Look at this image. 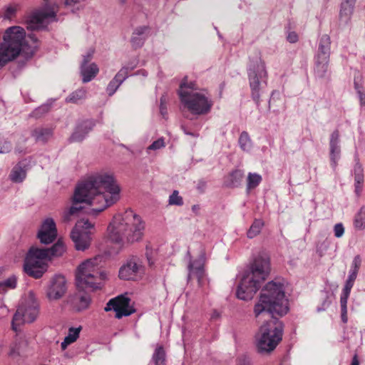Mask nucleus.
I'll return each instance as SVG.
<instances>
[{
	"label": "nucleus",
	"mask_w": 365,
	"mask_h": 365,
	"mask_svg": "<svg viewBox=\"0 0 365 365\" xmlns=\"http://www.w3.org/2000/svg\"><path fill=\"white\" fill-rule=\"evenodd\" d=\"M84 0H66L65 1V4L66 5H68V6H73V5H75L76 4H79L82 1H83Z\"/></svg>",
	"instance_id": "bf43d9fd"
},
{
	"label": "nucleus",
	"mask_w": 365,
	"mask_h": 365,
	"mask_svg": "<svg viewBox=\"0 0 365 365\" xmlns=\"http://www.w3.org/2000/svg\"><path fill=\"white\" fill-rule=\"evenodd\" d=\"M244 178V172L241 170H235L227 175L224 185L227 187H237L240 186Z\"/></svg>",
	"instance_id": "bb28decb"
},
{
	"label": "nucleus",
	"mask_w": 365,
	"mask_h": 365,
	"mask_svg": "<svg viewBox=\"0 0 365 365\" xmlns=\"http://www.w3.org/2000/svg\"><path fill=\"white\" fill-rule=\"evenodd\" d=\"M0 45V69L19 55L26 60L33 57L38 48V39L34 34L26 38L24 29L21 26L8 28Z\"/></svg>",
	"instance_id": "7ed1b4c3"
},
{
	"label": "nucleus",
	"mask_w": 365,
	"mask_h": 365,
	"mask_svg": "<svg viewBox=\"0 0 365 365\" xmlns=\"http://www.w3.org/2000/svg\"><path fill=\"white\" fill-rule=\"evenodd\" d=\"M361 259L359 255H356L354 257L352 264L351 266V269L349 271V277L355 278L356 279L359 269L361 267Z\"/></svg>",
	"instance_id": "ea45409f"
},
{
	"label": "nucleus",
	"mask_w": 365,
	"mask_h": 365,
	"mask_svg": "<svg viewBox=\"0 0 365 365\" xmlns=\"http://www.w3.org/2000/svg\"><path fill=\"white\" fill-rule=\"evenodd\" d=\"M329 59L315 57L314 75L319 78H324L328 70Z\"/></svg>",
	"instance_id": "c85d7f7f"
},
{
	"label": "nucleus",
	"mask_w": 365,
	"mask_h": 365,
	"mask_svg": "<svg viewBox=\"0 0 365 365\" xmlns=\"http://www.w3.org/2000/svg\"><path fill=\"white\" fill-rule=\"evenodd\" d=\"M270 271L269 255L264 252H259L254 257L245 271L237 287V297L245 301L252 299L269 276Z\"/></svg>",
	"instance_id": "20e7f679"
},
{
	"label": "nucleus",
	"mask_w": 365,
	"mask_h": 365,
	"mask_svg": "<svg viewBox=\"0 0 365 365\" xmlns=\"http://www.w3.org/2000/svg\"><path fill=\"white\" fill-rule=\"evenodd\" d=\"M71 343L64 338V340L61 342V346L62 350H65Z\"/></svg>",
	"instance_id": "052dcab7"
},
{
	"label": "nucleus",
	"mask_w": 365,
	"mask_h": 365,
	"mask_svg": "<svg viewBox=\"0 0 365 365\" xmlns=\"http://www.w3.org/2000/svg\"><path fill=\"white\" fill-rule=\"evenodd\" d=\"M91 231H78L77 229H73L71 232V238L78 250H85L90 246Z\"/></svg>",
	"instance_id": "412c9836"
},
{
	"label": "nucleus",
	"mask_w": 365,
	"mask_h": 365,
	"mask_svg": "<svg viewBox=\"0 0 365 365\" xmlns=\"http://www.w3.org/2000/svg\"><path fill=\"white\" fill-rule=\"evenodd\" d=\"M145 228L141 217L132 210L115 216L108 226L109 237L117 244L133 243L142 238Z\"/></svg>",
	"instance_id": "39448f33"
},
{
	"label": "nucleus",
	"mask_w": 365,
	"mask_h": 365,
	"mask_svg": "<svg viewBox=\"0 0 365 365\" xmlns=\"http://www.w3.org/2000/svg\"><path fill=\"white\" fill-rule=\"evenodd\" d=\"M169 204L178 206H181L183 205L182 197L179 195L178 191L174 190L172 195H170Z\"/></svg>",
	"instance_id": "c03bdc74"
},
{
	"label": "nucleus",
	"mask_w": 365,
	"mask_h": 365,
	"mask_svg": "<svg viewBox=\"0 0 365 365\" xmlns=\"http://www.w3.org/2000/svg\"><path fill=\"white\" fill-rule=\"evenodd\" d=\"M51 106L50 103L43 104L33 110L30 115L36 118H41L50 110Z\"/></svg>",
	"instance_id": "a19ab883"
},
{
	"label": "nucleus",
	"mask_w": 365,
	"mask_h": 365,
	"mask_svg": "<svg viewBox=\"0 0 365 365\" xmlns=\"http://www.w3.org/2000/svg\"><path fill=\"white\" fill-rule=\"evenodd\" d=\"M240 365H251L250 360L248 358L243 357L240 359Z\"/></svg>",
	"instance_id": "13d9d810"
},
{
	"label": "nucleus",
	"mask_w": 365,
	"mask_h": 365,
	"mask_svg": "<svg viewBox=\"0 0 365 365\" xmlns=\"http://www.w3.org/2000/svg\"><path fill=\"white\" fill-rule=\"evenodd\" d=\"M150 31V28L146 26L137 27L133 32L130 42L134 48H138L143 46Z\"/></svg>",
	"instance_id": "5701e85b"
},
{
	"label": "nucleus",
	"mask_w": 365,
	"mask_h": 365,
	"mask_svg": "<svg viewBox=\"0 0 365 365\" xmlns=\"http://www.w3.org/2000/svg\"><path fill=\"white\" fill-rule=\"evenodd\" d=\"M330 160L331 166L335 168L340 158L341 149L339 146V132L335 130L330 135L329 141Z\"/></svg>",
	"instance_id": "4be33fe9"
},
{
	"label": "nucleus",
	"mask_w": 365,
	"mask_h": 365,
	"mask_svg": "<svg viewBox=\"0 0 365 365\" xmlns=\"http://www.w3.org/2000/svg\"><path fill=\"white\" fill-rule=\"evenodd\" d=\"M11 150L10 142L0 138V153H8Z\"/></svg>",
	"instance_id": "09e8293b"
},
{
	"label": "nucleus",
	"mask_w": 365,
	"mask_h": 365,
	"mask_svg": "<svg viewBox=\"0 0 365 365\" xmlns=\"http://www.w3.org/2000/svg\"><path fill=\"white\" fill-rule=\"evenodd\" d=\"M355 280V278L348 277L340 297L341 318V321L344 324L347 323L348 322L347 301Z\"/></svg>",
	"instance_id": "6ab92c4d"
},
{
	"label": "nucleus",
	"mask_w": 365,
	"mask_h": 365,
	"mask_svg": "<svg viewBox=\"0 0 365 365\" xmlns=\"http://www.w3.org/2000/svg\"><path fill=\"white\" fill-rule=\"evenodd\" d=\"M99 68L95 63L89 65H81L80 73L82 76L83 83H88L91 81L98 73Z\"/></svg>",
	"instance_id": "a878e982"
},
{
	"label": "nucleus",
	"mask_w": 365,
	"mask_h": 365,
	"mask_svg": "<svg viewBox=\"0 0 365 365\" xmlns=\"http://www.w3.org/2000/svg\"><path fill=\"white\" fill-rule=\"evenodd\" d=\"M86 90L84 88L78 89L71 93L66 99V102L78 103L79 101L86 98Z\"/></svg>",
	"instance_id": "72a5a7b5"
},
{
	"label": "nucleus",
	"mask_w": 365,
	"mask_h": 365,
	"mask_svg": "<svg viewBox=\"0 0 365 365\" xmlns=\"http://www.w3.org/2000/svg\"><path fill=\"white\" fill-rule=\"evenodd\" d=\"M120 187L114 178L107 174L92 175L79 183L75 189L72 206L63 214V220L68 222L77 216L83 207L78 203L96 205L89 214L97 216L107 207L115 204L120 199Z\"/></svg>",
	"instance_id": "f03ea898"
},
{
	"label": "nucleus",
	"mask_w": 365,
	"mask_h": 365,
	"mask_svg": "<svg viewBox=\"0 0 365 365\" xmlns=\"http://www.w3.org/2000/svg\"><path fill=\"white\" fill-rule=\"evenodd\" d=\"M18 9V6H9L6 8L4 17L6 19H11L16 14Z\"/></svg>",
	"instance_id": "3c124183"
},
{
	"label": "nucleus",
	"mask_w": 365,
	"mask_h": 365,
	"mask_svg": "<svg viewBox=\"0 0 365 365\" xmlns=\"http://www.w3.org/2000/svg\"><path fill=\"white\" fill-rule=\"evenodd\" d=\"M26 170L22 168L21 163H19L14 166L9 175L11 180L16 183L23 182V180L26 178Z\"/></svg>",
	"instance_id": "c756f323"
},
{
	"label": "nucleus",
	"mask_w": 365,
	"mask_h": 365,
	"mask_svg": "<svg viewBox=\"0 0 365 365\" xmlns=\"http://www.w3.org/2000/svg\"><path fill=\"white\" fill-rule=\"evenodd\" d=\"M247 75L252 91V98L257 106H259L260 93L267 84V72L264 61L258 55L250 58Z\"/></svg>",
	"instance_id": "6e6552de"
},
{
	"label": "nucleus",
	"mask_w": 365,
	"mask_h": 365,
	"mask_svg": "<svg viewBox=\"0 0 365 365\" xmlns=\"http://www.w3.org/2000/svg\"><path fill=\"white\" fill-rule=\"evenodd\" d=\"M165 146V143L164 142V138H160L157 140H155L151 145H150L147 148V152L148 153L150 150H157Z\"/></svg>",
	"instance_id": "a18cd8bd"
},
{
	"label": "nucleus",
	"mask_w": 365,
	"mask_h": 365,
	"mask_svg": "<svg viewBox=\"0 0 365 365\" xmlns=\"http://www.w3.org/2000/svg\"><path fill=\"white\" fill-rule=\"evenodd\" d=\"M38 314V304L34 302V294L29 293V299L22 303L16 309L14 314L11 327L15 331H18V327L24 323H31L34 322Z\"/></svg>",
	"instance_id": "9b49d317"
},
{
	"label": "nucleus",
	"mask_w": 365,
	"mask_h": 365,
	"mask_svg": "<svg viewBox=\"0 0 365 365\" xmlns=\"http://www.w3.org/2000/svg\"><path fill=\"white\" fill-rule=\"evenodd\" d=\"M206 186V182L204 180H200L197 182V189L200 191V192H204Z\"/></svg>",
	"instance_id": "5fc2aeb1"
},
{
	"label": "nucleus",
	"mask_w": 365,
	"mask_h": 365,
	"mask_svg": "<svg viewBox=\"0 0 365 365\" xmlns=\"http://www.w3.org/2000/svg\"><path fill=\"white\" fill-rule=\"evenodd\" d=\"M354 223L357 229L365 228V206H362L356 214Z\"/></svg>",
	"instance_id": "f704fd0d"
},
{
	"label": "nucleus",
	"mask_w": 365,
	"mask_h": 365,
	"mask_svg": "<svg viewBox=\"0 0 365 365\" xmlns=\"http://www.w3.org/2000/svg\"><path fill=\"white\" fill-rule=\"evenodd\" d=\"M205 253H201L198 258L194 261L190 260L187 269L188 276L187 279L190 280L192 278H196L197 279L200 286L202 285L204 279L205 273Z\"/></svg>",
	"instance_id": "dca6fc26"
},
{
	"label": "nucleus",
	"mask_w": 365,
	"mask_h": 365,
	"mask_svg": "<svg viewBox=\"0 0 365 365\" xmlns=\"http://www.w3.org/2000/svg\"><path fill=\"white\" fill-rule=\"evenodd\" d=\"M355 280V278L348 277L340 297L341 318V321L344 324L347 323L348 322L347 301Z\"/></svg>",
	"instance_id": "a211bd4d"
},
{
	"label": "nucleus",
	"mask_w": 365,
	"mask_h": 365,
	"mask_svg": "<svg viewBox=\"0 0 365 365\" xmlns=\"http://www.w3.org/2000/svg\"><path fill=\"white\" fill-rule=\"evenodd\" d=\"M133 68L134 66H124L117 73L113 78L121 84L128 78L129 71H131Z\"/></svg>",
	"instance_id": "79ce46f5"
},
{
	"label": "nucleus",
	"mask_w": 365,
	"mask_h": 365,
	"mask_svg": "<svg viewBox=\"0 0 365 365\" xmlns=\"http://www.w3.org/2000/svg\"><path fill=\"white\" fill-rule=\"evenodd\" d=\"M152 361L155 365H166V353L162 345L156 346L153 354Z\"/></svg>",
	"instance_id": "7c9ffc66"
},
{
	"label": "nucleus",
	"mask_w": 365,
	"mask_h": 365,
	"mask_svg": "<svg viewBox=\"0 0 365 365\" xmlns=\"http://www.w3.org/2000/svg\"><path fill=\"white\" fill-rule=\"evenodd\" d=\"M57 236V230L55 222L51 218H47L43 222L37 237L41 243L48 245L53 242Z\"/></svg>",
	"instance_id": "f3484780"
},
{
	"label": "nucleus",
	"mask_w": 365,
	"mask_h": 365,
	"mask_svg": "<svg viewBox=\"0 0 365 365\" xmlns=\"http://www.w3.org/2000/svg\"><path fill=\"white\" fill-rule=\"evenodd\" d=\"M344 227L342 223H336L334 227V236L336 238L341 237L344 234Z\"/></svg>",
	"instance_id": "8fccbe9b"
},
{
	"label": "nucleus",
	"mask_w": 365,
	"mask_h": 365,
	"mask_svg": "<svg viewBox=\"0 0 365 365\" xmlns=\"http://www.w3.org/2000/svg\"><path fill=\"white\" fill-rule=\"evenodd\" d=\"M351 365H359V362L356 354L354 356Z\"/></svg>",
	"instance_id": "69168bd1"
},
{
	"label": "nucleus",
	"mask_w": 365,
	"mask_h": 365,
	"mask_svg": "<svg viewBox=\"0 0 365 365\" xmlns=\"http://www.w3.org/2000/svg\"><path fill=\"white\" fill-rule=\"evenodd\" d=\"M180 101L182 103L195 115L208 113L212 106V101L202 93H192L182 90Z\"/></svg>",
	"instance_id": "1a4fd4ad"
},
{
	"label": "nucleus",
	"mask_w": 365,
	"mask_h": 365,
	"mask_svg": "<svg viewBox=\"0 0 365 365\" xmlns=\"http://www.w3.org/2000/svg\"><path fill=\"white\" fill-rule=\"evenodd\" d=\"M287 40L288 41H289L290 43H295L298 40V36L297 35L296 33L294 32H292V33H289L287 36Z\"/></svg>",
	"instance_id": "6e6d98bb"
},
{
	"label": "nucleus",
	"mask_w": 365,
	"mask_h": 365,
	"mask_svg": "<svg viewBox=\"0 0 365 365\" xmlns=\"http://www.w3.org/2000/svg\"><path fill=\"white\" fill-rule=\"evenodd\" d=\"M2 284L4 289H6V291L7 289H14L16 287V277L15 276H11L7 279L3 281Z\"/></svg>",
	"instance_id": "de8ad7c7"
},
{
	"label": "nucleus",
	"mask_w": 365,
	"mask_h": 365,
	"mask_svg": "<svg viewBox=\"0 0 365 365\" xmlns=\"http://www.w3.org/2000/svg\"><path fill=\"white\" fill-rule=\"evenodd\" d=\"M356 0H344L341 4L339 11V20L341 23L347 24L354 12Z\"/></svg>",
	"instance_id": "b1692460"
},
{
	"label": "nucleus",
	"mask_w": 365,
	"mask_h": 365,
	"mask_svg": "<svg viewBox=\"0 0 365 365\" xmlns=\"http://www.w3.org/2000/svg\"><path fill=\"white\" fill-rule=\"evenodd\" d=\"M264 226V222L260 219H256L247 231V237L250 239L254 238L261 232Z\"/></svg>",
	"instance_id": "473e14b6"
},
{
	"label": "nucleus",
	"mask_w": 365,
	"mask_h": 365,
	"mask_svg": "<svg viewBox=\"0 0 365 365\" xmlns=\"http://www.w3.org/2000/svg\"><path fill=\"white\" fill-rule=\"evenodd\" d=\"M73 229H77L78 231H91L94 229V223L90 222L88 219H80L77 221L75 227Z\"/></svg>",
	"instance_id": "4c0bfd02"
},
{
	"label": "nucleus",
	"mask_w": 365,
	"mask_h": 365,
	"mask_svg": "<svg viewBox=\"0 0 365 365\" xmlns=\"http://www.w3.org/2000/svg\"><path fill=\"white\" fill-rule=\"evenodd\" d=\"M143 273V267L137 257H132L119 270V277L124 280H134Z\"/></svg>",
	"instance_id": "2eb2a0df"
},
{
	"label": "nucleus",
	"mask_w": 365,
	"mask_h": 365,
	"mask_svg": "<svg viewBox=\"0 0 365 365\" xmlns=\"http://www.w3.org/2000/svg\"><path fill=\"white\" fill-rule=\"evenodd\" d=\"M247 191L255 188L262 181V177L259 174L250 173L247 179Z\"/></svg>",
	"instance_id": "c9c22d12"
},
{
	"label": "nucleus",
	"mask_w": 365,
	"mask_h": 365,
	"mask_svg": "<svg viewBox=\"0 0 365 365\" xmlns=\"http://www.w3.org/2000/svg\"><path fill=\"white\" fill-rule=\"evenodd\" d=\"M103 257L97 256L83 262L77 268L76 286L79 289L92 291L100 289L106 279V274L101 269Z\"/></svg>",
	"instance_id": "0eeeda50"
},
{
	"label": "nucleus",
	"mask_w": 365,
	"mask_h": 365,
	"mask_svg": "<svg viewBox=\"0 0 365 365\" xmlns=\"http://www.w3.org/2000/svg\"><path fill=\"white\" fill-rule=\"evenodd\" d=\"M363 182L364 181H361L360 182L354 181L355 193L356 194L357 196H360L362 192Z\"/></svg>",
	"instance_id": "864d4df0"
},
{
	"label": "nucleus",
	"mask_w": 365,
	"mask_h": 365,
	"mask_svg": "<svg viewBox=\"0 0 365 365\" xmlns=\"http://www.w3.org/2000/svg\"><path fill=\"white\" fill-rule=\"evenodd\" d=\"M239 144L241 149L245 151H249L251 149L252 142L249 134L246 131L241 133L239 138Z\"/></svg>",
	"instance_id": "e433bc0d"
},
{
	"label": "nucleus",
	"mask_w": 365,
	"mask_h": 365,
	"mask_svg": "<svg viewBox=\"0 0 365 365\" xmlns=\"http://www.w3.org/2000/svg\"><path fill=\"white\" fill-rule=\"evenodd\" d=\"M53 128L50 127H38L31 132V136L36 142L46 143L53 136Z\"/></svg>",
	"instance_id": "393cba45"
},
{
	"label": "nucleus",
	"mask_w": 365,
	"mask_h": 365,
	"mask_svg": "<svg viewBox=\"0 0 365 365\" xmlns=\"http://www.w3.org/2000/svg\"><path fill=\"white\" fill-rule=\"evenodd\" d=\"M354 181L360 182L364 181V169L361 164L359 163V159L357 156L355 157V165L354 167Z\"/></svg>",
	"instance_id": "58836bf2"
},
{
	"label": "nucleus",
	"mask_w": 365,
	"mask_h": 365,
	"mask_svg": "<svg viewBox=\"0 0 365 365\" xmlns=\"http://www.w3.org/2000/svg\"><path fill=\"white\" fill-rule=\"evenodd\" d=\"M81 329V326L77 328H69L68 335L65 337L66 341H68L71 344L75 342L79 337Z\"/></svg>",
	"instance_id": "37998d69"
},
{
	"label": "nucleus",
	"mask_w": 365,
	"mask_h": 365,
	"mask_svg": "<svg viewBox=\"0 0 365 365\" xmlns=\"http://www.w3.org/2000/svg\"><path fill=\"white\" fill-rule=\"evenodd\" d=\"M93 54V51H90L88 52V53L86 55L83 56V61L81 65H89L88 63L92 59Z\"/></svg>",
	"instance_id": "603ef678"
},
{
	"label": "nucleus",
	"mask_w": 365,
	"mask_h": 365,
	"mask_svg": "<svg viewBox=\"0 0 365 365\" xmlns=\"http://www.w3.org/2000/svg\"><path fill=\"white\" fill-rule=\"evenodd\" d=\"M65 250V246L61 240H58L50 249L31 247L25 258L24 266L25 272L36 279L41 278L47 269L45 260L60 257Z\"/></svg>",
	"instance_id": "423d86ee"
},
{
	"label": "nucleus",
	"mask_w": 365,
	"mask_h": 365,
	"mask_svg": "<svg viewBox=\"0 0 365 365\" xmlns=\"http://www.w3.org/2000/svg\"><path fill=\"white\" fill-rule=\"evenodd\" d=\"M182 90H187V91L190 92L192 93H198L199 88L195 82H187V77L185 76L182 79L180 85V89L178 91V94L180 96V98H181V92Z\"/></svg>",
	"instance_id": "2f4dec72"
},
{
	"label": "nucleus",
	"mask_w": 365,
	"mask_h": 365,
	"mask_svg": "<svg viewBox=\"0 0 365 365\" xmlns=\"http://www.w3.org/2000/svg\"><path fill=\"white\" fill-rule=\"evenodd\" d=\"M57 11L58 8L55 4L33 11L26 19L27 29L33 31L46 27L48 24L57 20Z\"/></svg>",
	"instance_id": "9d476101"
},
{
	"label": "nucleus",
	"mask_w": 365,
	"mask_h": 365,
	"mask_svg": "<svg viewBox=\"0 0 365 365\" xmlns=\"http://www.w3.org/2000/svg\"><path fill=\"white\" fill-rule=\"evenodd\" d=\"M330 46L331 39L329 36L327 34L322 35L319 39V48L316 57L329 59Z\"/></svg>",
	"instance_id": "cd10ccee"
},
{
	"label": "nucleus",
	"mask_w": 365,
	"mask_h": 365,
	"mask_svg": "<svg viewBox=\"0 0 365 365\" xmlns=\"http://www.w3.org/2000/svg\"><path fill=\"white\" fill-rule=\"evenodd\" d=\"M289 311L288 299L285 296L284 284L270 281L262 289L259 302L255 304L254 312L256 317H268L261 326L260 336L257 340L259 352L273 351L282 339L283 324L277 319Z\"/></svg>",
	"instance_id": "f257e3e1"
},
{
	"label": "nucleus",
	"mask_w": 365,
	"mask_h": 365,
	"mask_svg": "<svg viewBox=\"0 0 365 365\" xmlns=\"http://www.w3.org/2000/svg\"><path fill=\"white\" fill-rule=\"evenodd\" d=\"M95 123L91 120H85L77 124L73 133L68 138L70 143L81 142L93 129Z\"/></svg>",
	"instance_id": "aec40b11"
},
{
	"label": "nucleus",
	"mask_w": 365,
	"mask_h": 365,
	"mask_svg": "<svg viewBox=\"0 0 365 365\" xmlns=\"http://www.w3.org/2000/svg\"><path fill=\"white\" fill-rule=\"evenodd\" d=\"M354 88L356 90V92H359V90H361V86L359 84V83L357 81L356 78H354Z\"/></svg>",
	"instance_id": "e2e57ef3"
},
{
	"label": "nucleus",
	"mask_w": 365,
	"mask_h": 365,
	"mask_svg": "<svg viewBox=\"0 0 365 365\" xmlns=\"http://www.w3.org/2000/svg\"><path fill=\"white\" fill-rule=\"evenodd\" d=\"M130 299L123 295L111 299L106 304L104 310L109 312L113 310L115 312V317L120 319L123 317L130 316L135 312V309L130 307Z\"/></svg>",
	"instance_id": "f8f14e48"
},
{
	"label": "nucleus",
	"mask_w": 365,
	"mask_h": 365,
	"mask_svg": "<svg viewBox=\"0 0 365 365\" xmlns=\"http://www.w3.org/2000/svg\"><path fill=\"white\" fill-rule=\"evenodd\" d=\"M6 292V289H4L2 282H0V294Z\"/></svg>",
	"instance_id": "774afa93"
},
{
	"label": "nucleus",
	"mask_w": 365,
	"mask_h": 365,
	"mask_svg": "<svg viewBox=\"0 0 365 365\" xmlns=\"http://www.w3.org/2000/svg\"><path fill=\"white\" fill-rule=\"evenodd\" d=\"M160 101H161L160 113L164 116L167 113L166 108L163 104V98H161Z\"/></svg>",
	"instance_id": "0e129e2a"
},
{
	"label": "nucleus",
	"mask_w": 365,
	"mask_h": 365,
	"mask_svg": "<svg viewBox=\"0 0 365 365\" xmlns=\"http://www.w3.org/2000/svg\"><path fill=\"white\" fill-rule=\"evenodd\" d=\"M77 289V292L68 297L67 304L73 311L80 312L88 308L91 299L89 294L83 291L84 289Z\"/></svg>",
	"instance_id": "4468645a"
},
{
	"label": "nucleus",
	"mask_w": 365,
	"mask_h": 365,
	"mask_svg": "<svg viewBox=\"0 0 365 365\" xmlns=\"http://www.w3.org/2000/svg\"><path fill=\"white\" fill-rule=\"evenodd\" d=\"M67 289V281L65 277L56 274L50 279L46 289V294L50 301H56L62 298Z\"/></svg>",
	"instance_id": "ddd939ff"
},
{
	"label": "nucleus",
	"mask_w": 365,
	"mask_h": 365,
	"mask_svg": "<svg viewBox=\"0 0 365 365\" xmlns=\"http://www.w3.org/2000/svg\"><path fill=\"white\" fill-rule=\"evenodd\" d=\"M357 94L359 98L361 106H365V93H363L361 90H359Z\"/></svg>",
	"instance_id": "4d7b16f0"
},
{
	"label": "nucleus",
	"mask_w": 365,
	"mask_h": 365,
	"mask_svg": "<svg viewBox=\"0 0 365 365\" xmlns=\"http://www.w3.org/2000/svg\"><path fill=\"white\" fill-rule=\"evenodd\" d=\"M200 210V207L199 205H194L192 207V210L195 212V213H197L198 210Z\"/></svg>",
	"instance_id": "338daca9"
},
{
	"label": "nucleus",
	"mask_w": 365,
	"mask_h": 365,
	"mask_svg": "<svg viewBox=\"0 0 365 365\" xmlns=\"http://www.w3.org/2000/svg\"><path fill=\"white\" fill-rule=\"evenodd\" d=\"M329 303L327 302V301H324L322 304V307L317 308V312H321V311L325 310L326 308L329 307Z\"/></svg>",
	"instance_id": "680f3d73"
},
{
	"label": "nucleus",
	"mask_w": 365,
	"mask_h": 365,
	"mask_svg": "<svg viewBox=\"0 0 365 365\" xmlns=\"http://www.w3.org/2000/svg\"><path fill=\"white\" fill-rule=\"evenodd\" d=\"M121 84L115 78H113L108 83L106 91L109 96H112Z\"/></svg>",
	"instance_id": "49530a36"
}]
</instances>
